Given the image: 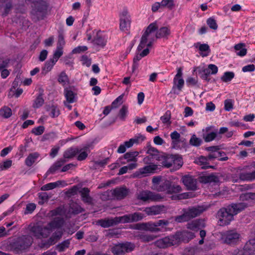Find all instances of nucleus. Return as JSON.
Returning <instances> with one entry per match:
<instances>
[{"label": "nucleus", "mask_w": 255, "mask_h": 255, "mask_svg": "<svg viewBox=\"0 0 255 255\" xmlns=\"http://www.w3.org/2000/svg\"><path fill=\"white\" fill-rule=\"evenodd\" d=\"M78 152H79L78 159L79 160H84L87 157L89 152V146H86L84 148H81L79 151L78 150Z\"/></svg>", "instance_id": "obj_35"}, {"label": "nucleus", "mask_w": 255, "mask_h": 255, "mask_svg": "<svg viewBox=\"0 0 255 255\" xmlns=\"http://www.w3.org/2000/svg\"><path fill=\"white\" fill-rule=\"evenodd\" d=\"M161 6L172 9L175 6L174 0H161Z\"/></svg>", "instance_id": "obj_42"}, {"label": "nucleus", "mask_w": 255, "mask_h": 255, "mask_svg": "<svg viewBox=\"0 0 255 255\" xmlns=\"http://www.w3.org/2000/svg\"><path fill=\"white\" fill-rule=\"evenodd\" d=\"M94 35L93 41L94 43L100 47H104L107 42V36L105 33L101 31L95 30L93 31Z\"/></svg>", "instance_id": "obj_15"}, {"label": "nucleus", "mask_w": 255, "mask_h": 255, "mask_svg": "<svg viewBox=\"0 0 255 255\" xmlns=\"http://www.w3.org/2000/svg\"><path fill=\"white\" fill-rule=\"evenodd\" d=\"M172 162V170H176L179 169L183 165V161L182 158L179 155H174V157H171L169 159Z\"/></svg>", "instance_id": "obj_26"}, {"label": "nucleus", "mask_w": 255, "mask_h": 255, "mask_svg": "<svg viewBox=\"0 0 255 255\" xmlns=\"http://www.w3.org/2000/svg\"><path fill=\"white\" fill-rule=\"evenodd\" d=\"M194 71L198 72L202 79H207L209 75L216 74L218 71V68L215 65L210 64L207 68L201 66L196 67Z\"/></svg>", "instance_id": "obj_11"}, {"label": "nucleus", "mask_w": 255, "mask_h": 255, "mask_svg": "<svg viewBox=\"0 0 255 255\" xmlns=\"http://www.w3.org/2000/svg\"><path fill=\"white\" fill-rule=\"evenodd\" d=\"M205 209L203 207L197 206L183 210L182 215L177 217L175 220L177 222H185L194 218L202 213Z\"/></svg>", "instance_id": "obj_9"}, {"label": "nucleus", "mask_w": 255, "mask_h": 255, "mask_svg": "<svg viewBox=\"0 0 255 255\" xmlns=\"http://www.w3.org/2000/svg\"><path fill=\"white\" fill-rule=\"evenodd\" d=\"M56 63V62L52 59H50L49 60L47 61L42 68V73L46 74L50 71Z\"/></svg>", "instance_id": "obj_32"}, {"label": "nucleus", "mask_w": 255, "mask_h": 255, "mask_svg": "<svg viewBox=\"0 0 255 255\" xmlns=\"http://www.w3.org/2000/svg\"><path fill=\"white\" fill-rule=\"evenodd\" d=\"M63 54V49L56 47V49L53 52V57L52 59L57 62L59 58Z\"/></svg>", "instance_id": "obj_43"}, {"label": "nucleus", "mask_w": 255, "mask_h": 255, "mask_svg": "<svg viewBox=\"0 0 255 255\" xmlns=\"http://www.w3.org/2000/svg\"><path fill=\"white\" fill-rule=\"evenodd\" d=\"M207 24L213 29H216L218 27L216 20L212 17L208 18L207 20Z\"/></svg>", "instance_id": "obj_56"}, {"label": "nucleus", "mask_w": 255, "mask_h": 255, "mask_svg": "<svg viewBox=\"0 0 255 255\" xmlns=\"http://www.w3.org/2000/svg\"><path fill=\"white\" fill-rule=\"evenodd\" d=\"M128 193V190L124 187L117 188L113 191V194L118 199L125 197Z\"/></svg>", "instance_id": "obj_30"}, {"label": "nucleus", "mask_w": 255, "mask_h": 255, "mask_svg": "<svg viewBox=\"0 0 255 255\" xmlns=\"http://www.w3.org/2000/svg\"><path fill=\"white\" fill-rule=\"evenodd\" d=\"M242 203L232 204L227 208L221 209L217 213L218 223L221 226L229 225L233 220L234 216L255 202V193H246L240 196Z\"/></svg>", "instance_id": "obj_1"}, {"label": "nucleus", "mask_w": 255, "mask_h": 255, "mask_svg": "<svg viewBox=\"0 0 255 255\" xmlns=\"http://www.w3.org/2000/svg\"><path fill=\"white\" fill-rule=\"evenodd\" d=\"M184 81L182 78H174L173 86L171 92L175 94H179L184 86Z\"/></svg>", "instance_id": "obj_22"}, {"label": "nucleus", "mask_w": 255, "mask_h": 255, "mask_svg": "<svg viewBox=\"0 0 255 255\" xmlns=\"http://www.w3.org/2000/svg\"><path fill=\"white\" fill-rule=\"evenodd\" d=\"M235 49L237 55L240 56H244L247 53V49L245 48V45L240 43L237 44L235 46Z\"/></svg>", "instance_id": "obj_33"}, {"label": "nucleus", "mask_w": 255, "mask_h": 255, "mask_svg": "<svg viewBox=\"0 0 255 255\" xmlns=\"http://www.w3.org/2000/svg\"><path fill=\"white\" fill-rule=\"evenodd\" d=\"M168 224L167 221L161 220L155 223H138L134 226V229L152 232L163 231L166 230Z\"/></svg>", "instance_id": "obj_8"}, {"label": "nucleus", "mask_w": 255, "mask_h": 255, "mask_svg": "<svg viewBox=\"0 0 255 255\" xmlns=\"http://www.w3.org/2000/svg\"><path fill=\"white\" fill-rule=\"evenodd\" d=\"M137 167V163H131L129 164L127 166H125L121 168H120L119 170V172L118 173L119 175L124 174L128 172V170H132L133 169Z\"/></svg>", "instance_id": "obj_36"}, {"label": "nucleus", "mask_w": 255, "mask_h": 255, "mask_svg": "<svg viewBox=\"0 0 255 255\" xmlns=\"http://www.w3.org/2000/svg\"><path fill=\"white\" fill-rule=\"evenodd\" d=\"M32 244V240L31 238L27 237L20 239L17 242L14 243V250L17 252L19 251H21L25 249L28 247L30 246Z\"/></svg>", "instance_id": "obj_18"}, {"label": "nucleus", "mask_w": 255, "mask_h": 255, "mask_svg": "<svg viewBox=\"0 0 255 255\" xmlns=\"http://www.w3.org/2000/svg\"><path fill=\"white\" fill-rule=\"evenodd\" d=\"M157 22L150 23L145 30L141 38L140 43L137 47L139 52L133 58L132 72H134L138 67V61L149 52L152 44L154 41V31L157 28Z\"/></svg>", "instance_id": "obj_3"}, {"label": "nucleus", "mask_w": 255, "mask_h": 255, "mask_svg": "<svg viewBox=\"0 0 255 255\" xmlns=\"http://www.w3.org/2000/svg\"><path fill=\"white\" fill-rule=\"evenodd\" d=\"M12 115L11 109L7 107H4L0 109V116L4 118H8Z\"/></svg>", "instance_id": "obj_38"}, {"label": "nucleus", "mask_w": 255, "mask_h": 255, "mask_svg": "<svg viewBox=\"0 0 255 255\" xmlns=\"http://www.w3.org/2000/svg\"><path fill=\"white\" fill-rule=\"evenodd\" d=\"M195 47L198 49L200 55L203 56H207L209 55L210 52L209 46L207 44H201L199 42L194 44Z\"/></svg>", "instance_id": "obj_27"}, {"label": "nucleus", "mask_w": 255, "mask_h": 255, "mask_svg": "<svg viewBox=\"0 0 255 255\" xmlns=\"http://www.w3.org/2000/svg\"><path fill=\"white\" fill-rule=\"evenodd\" d=\"M38 196L39 199L38 203L40 204H43L46 202L48 199V196L46 193H39Z\"/></svg>", "instance_id": "obj_59"}, {"label": "nucleus", "mask_w": 255, "mask_h": 255, "mask_svg": "<svg viewBox=\"0 0 255 255\" xmlns=\"http://www.w3.org/2000/svg\"><path fill=\"white\" fill-rule=\"evenodd\" d=\"M194 237V232L187 231L177 232L175 236L165 237L157 240L156 242V245L159 248H165L176 245L181 241L187 242Z\"/></svg>", "instance_id": "obj_5"}, {"label": "nucleus", "mask_w": 255, "mask_h": 255, "mask_svg": "<svg viewBox=\"0 0 255 255\" xmlns=\"http://www.w3.org/2000/svg\"><path fill=\"white\" fill-rule=\"evenodd\" d=\"M157 169V165L151 164L145 166L143 168L138 169L134 173L133 176L136 177H142L147 175L148 174L154 173Z\"/></svg>", "instance_id": "obj_14"}, {"label": "nucleus", "mask_w": 255, "mask_h": 255, "mask_svg": "<svg viewBox=\"0 0 255 255\" xmlns=\"http://www.w3.org/2000/svg\"><path fill=\"white\" fill-rule=\"evenodd\" d=\"M154 22H157L158 23V27H159V22L158 21H155ZM157 28L153 32L154 33L155 31L157 29ZM171 33L170 27L169 25H166L160 27L159 29H158L156 32V33H154V39L155 38H167L170 35Z\"/></svg>", "instance_id": "obj_16"}, {"label": "nucleus", "mask_w": 255, "mask_h": 255, "mask_svg": "<svg viewBox=\"0 0 255 255\" xmlns=\"http://www.w3.org/2000/svg\"><path fill=\"white\" fill-rule=\"evenodd\" d=\"M70 245V241L66 240L62 242L61 244L57 246V248L60 252H63L66 249L68 248Z\"/></svg>", "instance_id": "obj_53"}, {"label": "nucleus", "mask_w": 255, "mask_h": 255, "mask_svg": "<svg viewBox=\"0 0 255 255\" xmlns=\"http://www.w3.org/2000/svg\"><path fill=\"white\" fill-rule=\"evenodd\" d=\"M44 128L43 126H39L38 127L34 128L32 132L35 135H41L44 132Z\"/></svg>", "instance_id": "obj_60"}, {"label": "nucleus", "mask_w": 255, "mask_h": 255, "mask_svg": "<svg viewBox=\"0 0 255 255\" xmlns=\"http://www.w3.org/2000/svg\"><path fill=\"white\" fill-rule=\"evenodd\" d=\"M208 150L213 151V152L210 153L208 156V158L210 159L212 158H218L219 160H226L228 159L227 156L222 157V154H224V152H221L218 150H217L215 147H209L208 148Z\"/></svg>", "instance_id": "obj_21"}, {"label": "nucleus", "mask_w": 255, "mask_h": 255, "mask_svg": "<svg viewBox=\"0 0 255 255\" xmlns=\"http://www.w3.org/2000/svg\"><path fill=\"white\" fill-rule=\"evenodd\" d=\"M77 152L78 149L77 148H70L64 152V156L67 158H71Z\"/></svg>", "instance_id": "obj_49"}, {"label": "nucleus", "mask_w": 255, "mask_h": 255, "mask_svg": "<svg viewBox=\"0 0 255 255\" xmlns=\"http://www.w3.org/2000/svg\"><path fill=\"white\" fill-rule=\"evenodd\" d=\"M111 251L115 255H121L124 253L122 244L116 245L111 249Z\"/></svg>", "instance_id": "obj_40"}, {"label": "nucleus", "mask_w": 255, "mask_h": 255, "mask_svg": "<svg viewBox=\"0 0 255 255\" xmlns=\"http://www.w3.org/2000/svg\"><path fill=\"white\" fill-rule=\"evenodd\" d=\"M215 176L213 175H210L208 176H203L201 177V182L207 183L211 181H216Z\"/></svg>", "instance_id": "obj_58"}, {"label": "nucleus", "mask_w": 255, "mask_h": 255, "mask_svg": "<svg viewBox=\"0 0 255 255\" xmlns=\"http://www.w3.org/2000/svg\"><path fill=\"white\" fill-rule=\"evenodd\" d=\"M128 115V107L125 105L121 109L119 116L120 119L125 120Z\"/></svg>", "instance_id": "obj_45"}, {"label": "nucleus", "mask_w": 255, "mask_h": 255, "mask_svg": "<svg viewBox=\"0 0 255 255\" xmlns=\"http://www.w3.org/2000/svg\"><path fill=\"white\" fill-rule=\"evenodd\" d=\"M120 28L122 31H128L130 26L131 16L128 10L124 9L120 13Z\"/></svg>", "instance_id": "obj_12"}, {"label": "nucleus", "mask_w": 255, "mask_h": 255, "mask_svg": "<svg viewBox=\"0 0 255 255\" xmlns=\"http://www.w3.org/2000/svg\"><path fill=\"white\" fill-rule=\"evenodd\" d=\"M145 215L140 213H135L131 215H127L122 217H116L115 219H107L101 220L98 223L101 227L108 228L118 223H126L132 222H137L142 219Z\"/></svg>", "instance_id": "obj_6"}, {"label": "nucleus", "mask_w": 255, "mask_h": 255, "mask_svg": "<svg viewBox=\"0 0 255 255\" xmlns=\"http://www.w3.org/2000/svg\"><path fill=\"white\" fill-rule=\"evenodd\" d=\"M144 139L145 137L141 134L135 136L134 137L121 144L119 146L117 151L119 153H123L126 151L127 148L131 147L134 144H137L141 143Z\"/></svg>", "instance_id": "obj_10"}, {"label": "nucleus", "mask_w": 255, "mask_h": 255, "mask_svg": "<svg viewBox=\"0 0 255 255\" xmlns=\"http://www.w3.org/2000/svg\"><path fill=\"white\" fill-rule=\"evenodd\" d=\"M81 192L83 200L85 202H91V199L88 195V193L89 192L88 189L84 188L81 190Z\"/></svg>", "instance_id": "obj_44"}, {"label": "nucleus", "mask_w": 255, "mask_h": 255, "mask_svg": "<svg viewBox=\"0 0 255 255\" xmlns=\"http://www.w3.org/2000/svg\"><path fill=\"white\" fill-rule=\"evenodd\" d=\"M220 241L230 246L238 245L242 240L241 234L236 230H229L219 233Z\"/></svg>", "instance_id": "obj_7"}, {"label": "nucleus", "mask_w": 255, "mask_h": 255, "mask_svg": "<svg viewBox=\"0 0 255 255\" xmlns=\"http://www.w3.org/2000/svg\"><path fill=\"white\" fill-rule=\"evenodd\" d=\"M52 215L56 217L53 222L49 224L47 228L43 229L39 225H35L30 228L31 233L33 236L37 238L46 237L49 234L54 231L52 236L50 238L49 245L55 244L59 239L62 235V230L61 228L63 224V220L61 218L62 211L61 209L58 208L56 210L52 212Z\"/></svg>", "instance_id": "obj_2"}, {"label": "nucleus", "mask_w": 255, "mask_h": 255, "mask_svg": "<svg viewBox=\"0 0 255 255\" xmlns=\"http://www.w3.org/2000/svg\"><path fill=\"white\" fill-rule=\"evenodd\" d=\"M8 62L7 61H3L0 64V70H1V76L2 78H6L9 74V72L4 68L6 67Z\"/></svg>", "instance_id": "obj_41"}, {"label": "nucleus", "mask_w": 255, "mask_h": 255, "mask_svg": "<svg viewBox=\"0 0 255 255\" xmlns=\"http://www.w3.org/2000/svg\"><path fill=\"white\" fill-rule=\"evenodd\" d=\"M147 153H148V154H150L152 156H158L157 157V158H158V157L159 156H160V155H158V151L154 147H149L147 151Z\"/></svg>", "instance_id": "obj_61"}, {"label": "nucleus", "mask_w": 255, "mask_h": 255, "mask_svg": "<svg viewBox=\"0 0 255 255\" xmlns=\"http://www.w3.org/2000/svg\"><path fill=\"white\" fill-rule=\"evenodd\" d=\"M166 211V208L163 206H154L145 209L144 211L147 215H156Z\"/></svg>", "instance_id": "obj_19"}, {"label": "nucleus", "mask_w": 255, "mask_h": 255, "mask_svg": "<svg viewBox=\"0 0 255 255\" xmlns=\"http://www.w3.org/2000/svg\"><path fill=\"white\" fill-rule=\"evenodd\" d=\"M170 136L174 143H176L178 141L180 136V134L176 131L172 132Z\"/></svg>", "instance_id": "obj_62"}, {"label": "nucleus", "mask_w": 255, "mask_h": 255, "mask_svg": "<svg viewBox=\"0 0 255 255\" xmlns=\"http://www.w3.org/2000/svg\"><path fill=\"white\" fill-rule=\"evenodd\" d=\"M171 157H174V155L161 154L156 158L159 160L163 166L169 168L172 167V162L169 159Z\"/></svg>", "instance_id": "obj_24"}, {"label": "nucleus", "mask_w": 255, "mask_h": 255, "mask_svg": "<svg viewBox=\"0 0 255 255\" xmlns=\"http://www.w3.org/2000/svg\"><path fill=\"white\" fill-rule=\"evenodd\" d=\"M64 182L61 181H57L55 182H51L43 185L41 187V190L43 191L53 189L57 187L64 186Z\"/></svg>", "instance_id": "obj_29"}, {"label": "nucleus", "mask_w": 255, "mask_h": 255, "mask_svg": "<svg viewBox=\"0 0 255 255\" xmlns=\"http://www.w3.org/2000/svg\"><path fill=\"white\" fill-rule=\"evenodd\" d=\"M124 252V253L126 252H129L132 251L134 248V244L130 243H122Z\"/></svg>", "instance_id": "obj_52"}, {"label": "nucleus", "mask_w": 255, "mask_h": 255, "mask_svg": "<svg viewBox=\"0 0 255 255\" xmlns=\"http://www.w3.org/2000/svg\"><path fill=\"white\" fill-rule=\"evenodd\" d=\"M234 77V73L232 72H226L221 77V80L224 82H228L232 80Z\"/></svg>", "instance_id": "obj_46"}, {"label": "nucleus", "mask_w": 255, "mask_h": 255, "mask_svg": "<svg viewBox=\"0 0 255 255\" xmlns=\"http://www.w3.org/2000/svg\"><path fill=\"white\" fill-rule=\"evenodd\" d=\"M152 189L159 192H165L168 197L172 200L181 199L188 198V195L184 193L179 194L181 188L179 185H171V183L168 180H162L160 176L152 178Z\"/></svg>", "instance_id": "obj_4"}, {"label": "nucleus", "mask_w": 255, "mask_h": 255, "mask_svg": "<svg viewBox=\"0 0 255 255\" xmlns=\"http://www.w3.org/2000/svg\"><path fill=\"white\" fill-rule=\"evenodd\" d=\"M208 159L207 158L201 156L195 160V162L197 164L201 166L202 168H207L208 167Z\"/></svg>", "instance_id": "obj_39"}, {"label": "nucleus", "mask_w": 255, "mask_h": 255, "mask_svg": "<svg viewBox=\"0 0 255 255\" xmlns=\"http://www.w3.org/2000/svg\"><path fill=\"white\" fill-rule=\"evenodd\" d=\"M235 251H243L244 255H255V238L251 239L244 246L243 249L236 250Z\"/></svg>", "instance_id": "obj_17"}, {"label": "nucleus", "mask_w": 255, "mask_h": 255, "mask_svg": "<svg viewBox=\"0 0 255 255\" xmlns=\"http://www.w3.org/2000/svg\"><path fill=\"white\" fill-rule=\"evenodd\" d=\"M138 198L143 201H159L163 199V197L159 193L144 191L138 194Z\"/></svg>", "instance_id": "obj_13"}, {"label": "nucleus", "mask_w": 255, "mask_h": 255, "mask_svg": "<svg viewBox=\"0 0 255 255\" xmlns=\"http://www.w3.org/2000/svg\"><path fill=\"white\" fill-rule=\"evenodd\" d=\"M81 61L83 65L87 67H89L91 64V61L87 56H82L81 57Z\"/></svg>", "instance_id": "obj_64"}, {"label": "nucleus", "mask_w": 255, "mask_h": 255, "mask_svg": "<svg viewBox=\"0 0 255 255\" xmlns=\"http://www.w3.org/2000/svg\"><path fill=\"white\" fill-rule=\"evenodd\" d=\"M64 95L68 103H73L76 101V94L71 90L66 88L64 91Z\"/></svg>", "instance_id": "obj_28"}, {"label": "nucleus", "mask_w": 255, "mask_h": 255, "mask_svg": "<svg viewBox=\"0 0 255 255\" xmlns=\"http://www.w3.org/2000/svg\"><path fill=\"white\" fill-rule=\"evenodd\" d=\"M65 44V41L63 36L61 34L59 35L58 36V42L57 43L56 47L63 49Z\"/></svg>", "instance_id": "obj_57"}, {"label": "nucleus", "mask_w": 255, "mask_h": 255, "mask_svg": "<svg viewBox=\"0 0 255 255\" xmlns=\"http://www.w3.org/2000/svg\"><path fill=\"white\" fill-rule=\"evenodd\" d=\"M44 103V100L43 99L42 96L41 95L38 96L36 99L34 100L33 107L34 108H39Z\"/></svg>", "instance_id": "obj_50"}, {"label": "nucleus", "mask_w": 255, "mask_h": 255, "mask_svg": "<svg viewBox=\"0 0 255 255\" xmlns=\"http://www.w3.org/2000/svg\"><path fill=\"white\" fill-rule=\"evenodd\" d=\"M88 47L86 46H79L73 49L72 53L73 54L80 53L86 51Z\"/></svg>", "instance_id": "obj_54"}, {"label": "nucleus", "mask_w": 255, "mask_h": 255, "mask_svg": "<svg viewBox=\"0 0 255 255\" xmlns=\"http://www.w3.org/2000/svg\"><path fill=\"white\" fill-rule=\"evenodd\" d=\"M12 165V160L7 159L0 163V170H4L10 168Z\"/></svg>", "instance_id": "obj_48"}, {"label": "nucleus", "mask_w": 255, "mask_h": 255, "mask_svg": "<svg viewBox=\"0 0 255 255\" xmlns=\"http://www.w3.org/2000/svg\"><path fill=\"white\" fill-rule=\"evenodd\" d=\"M138 155V152L137 151L130 152L126 153L124 156V159L126 161H122L121 164H125L129 162H132V163H136L137 158L136 157Z\"/></svg>", "instance_id": "obj_25"}, {"label": "nucleus", "mask_w": 255, "mask_h": 255, "mask_svg": "<svg viewBox=\"0 0 255 255\" xmlns=\"http://www.w3.org/2000/svg\"><path fill=\"white\" fill-rule=\"evenodd\" d=\"M63 164L62 161H58L55 162L49 169L48 172L50 173H54L56 170H58L60 167Z\"/></svg>", "instance_id": "obj_51"}, {"label": "nucleus", "mask_w": 255, "mask_h": 255, "mask_svg": "<svg viewBox=\"0 0 255 255\" xmlns=\"http://www.w3.org/2000/svg\"><path fill=\"white\" fill-rule=\"evenodd\" d=\"M210 129L211 127H207L205 129H203V132H204L203 137L206 142H209L213 140L216 136V134L214 132H210L207 134L205 133V132H208Z\"/></svg>", "instance_id": "obj_31"}, {"label": "nucleus", "mask_w": 255, "mask_h": 255, "mask_svg": "<svg viewBox=\"0 0 255 255\" xmlns=\"http://www.w3.org/2000/svg\"><path fill=\"white\" fill-rule=\"evenodd\" d=\"M123 98L124 95L122 94L119 96L116 100H115L112 103V106L114 108H117L120 105H121L123 102Z\"/></svg>", "instance_id": "obj_55"}, {"label": "nucleus", "mask_w": 255, "mask_h": 255, "mask_svg": "<svg viewBox=\"0 0 255 255\" xmlns=\"http://www.w3.org/2000/svg\"><path fill=\"white\" fill-rule=\"evenodd\" d=\"M205 226V223L203 220H195L188 224L187 228L192 231L197 232L201 229L204 228Z\"/></svg>", "instance_id": "obj_23"}, {"label": "nucleus", "mask_w": 255, "mask_h": 255, "mask_svg": "<svg viewBox=\"0 0 255 255\" xmlns=\"http://www.w3.org/2000/svg\"><path fill=\"white\" fill-rule=\"evenodd\" d=\"M202 143V140L200 138H198L196 136L195 134H193L190 139V143L191 145L198 146H199Z\"/></svg>", "instance_id": "obj_47"}, {"label": "nucleus", "mask_w": 255, "mask_h": 255, "mask_svg": "<svg viewBox=\"0 0 255 255\" xmlns=\"http://www.w3.org/2000/svg\"><path fill=\"white\" fill-rule=\"evenodd\" d=\"M58 81L63 86L67 85L69 83L68 77L65 72H61L59 74Z\"/></svg>", "instance_id": "obj_37"}, {"label": "nucleus", "mask_w": 255, "mask_h": 255, "mask_svg": "<svg viewBox=\"0 0 255 255\" xmlns=\"http://www.w3.org/2000/svg\"><path fill=\"white\" fill-rule=\"evenodd\" d=\"M182 182L185 186L190 190H195L196 188V181L190 175H185L182 177Z\"/></svg>", "instance_id": "obj_20"}, {"label": "nucleus", "mask_w": 255, "mask_h": 255, "mask_svg": "<svg viewBox=\"0 0 255 255\" xmlns=\"http://www.w3.org/2000/svg\"><path fill=\"white\" fill-rule=\"evenodd\" d=\"M225 109L226 111H230L233 109V102L231 100H226L224 102Z\"/></svg>", "instance_id": "obj_63"}, {"label": "nucleus", "mask_w": 255, "mask_h": 255, "mask_svg": "<svg viewBox=\"0 0 255 255\" xmlns=\"http://www.w3.org/2000/svg\"><path fill=\"white\" fill-rule=\"evenodd\" d=\"M39 154L37 153L30 154L25 159V164L28 166H31L38 158Z\"/></svg>", "instance_id": "obj_34"}]
</instances>
